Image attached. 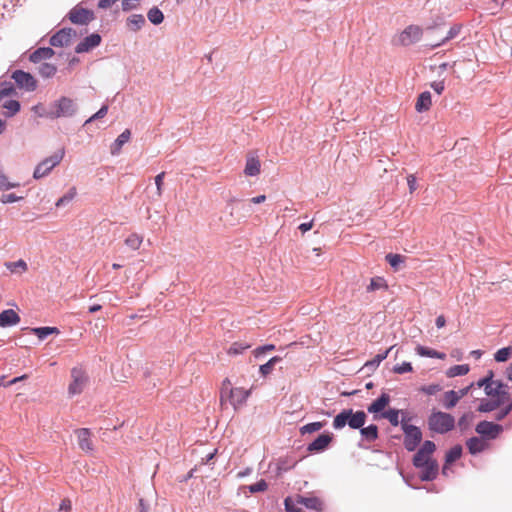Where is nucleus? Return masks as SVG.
Here are the masks:
<instances>
[{
	"instance_id": "22",
	"label": "nucleus",
	"mask_w": 512,
	"mask_h": 512,
	"mask_svg": "<svg viewBox=\"0 0 512 512\" xmlns=\"http://www.w3.org/2000/svg\"><path fill=\"white\" fill-rule=\"evenodd\" d=\"M390 397L388 394L383 393L378 399L373 401L367 408L370 413H378L385 409V407L389 404Z\"/></svg>"
},
{
	"instance_id": "56",
	"label": "nucleus",
	"mask_w": 512,
	"mask_h": 512,
	"mask_svg": "<svg viewBox=\"0 0 512 512\" xmlns=\"http://www.w3.org/2000/svg\"><path fill=\"white\" fill-rule=\"evenodd\" d=\"M273 350H275V345L267 344V345L257 347L256 349H254L253 354L255 357H259L260 355L264 354L265 352L273 351Z\"/></svg>"
},
{
	"instance_id": "12",
	"label": "nucleus",
	"mask_w": 512,
	"mask_h": 512,
	"mask_svg": "<svg viewBox=\"0 0 512 512\" xmlns=\"http://www.w3.org/2000/svg\"><path fill=\"white\" fill-rule=\"evenodd\" d=\"M76 36V31L72 28H63L56 32L50 38V44L54 47L68 46L73 37Z\"/></svg>"
},
{
	"instance_id": "1",
	"label": "nucleus",
	"mask_w": 512,
	"mask_h": 512,
	"mask_svg": "<svg viewBox=\"0 0 512 512\" xmlns=\"http://www.w3.org/2000/svg\"><path fill=\"white\" fill-rule=\"evenodd\" d=\"M493 373L490 372L489 377L480 379L477 382L479 388L483 387L485 394L489 399H482L478 407L479 412H491L500 408L501 406L508 405L512 402V397L509 393V387L500 381L492 379Z\"/></svg>"
},
{
	"instance_id": "59",
	"label": "nucleus",
	"mask_w": 512,
	"mask_h": 512,
	"mask_svg": "<svg viewBox=\"0 0 512 512\" xmlns=\"http://www.w3.org/2000/svg\"><path fill=\"white\" fill-rule=\"evenodd\" d=\"M16 186L17 184L9 182L5 175H0V190H8Z\"/></svg>"
},
{
	"instance_id": "49",
	"label": "nucleus",
	"mask_w": 512,
	"mask_h": 512,
	"mask_svg": "<svg viewBox=\"0 0 512 512\" xmlns=\"http://www.w3.org/2000/svg\"><path fill=\"white\" fill-rule=\"evenodd\" d=\"M512 411V402L508 405L501 406V409L495 414V420H503Z\"/></svg>"
},
{
	"instance_id": "15",
	"label": "nucleus",
	"mask_w": 512,
	"mask_h": 512,
	"mask_svg": "<svg viewBox=\"0 0 512 512\" xmlns=\"http://www.w3.org/2000/svg\"><path fill=\"white\" fill-rule=\"evenodd\" d=\"M101 43V36L97 33H93L85 37L76 47V53L88 52L91 49L97 47Z\"/></svg>"
},
{
	"instance_id": "29",
	"label": "nucleus",
	"mask_w": 512,
	"mask_h": 512,
	"mask_svg": "<svg viewBox=\"0 0 512 512\" xmlns=\"http://www.w3.org/2000/svg\"><path fill=\"white\" fill-rule=\"evenodd\" d=\"M416 352L418 355L422 357H430V358H437V359H444L446 355L444 353L438 352L434 349L418 345L416 347Z\"/></svg>"
},
{
	"instance_id": "19",
	"label": "nucleus",
	"mask_w": 512,
	"mask_h": 512,
	"mask_svg": "<svg viewBox=\"0 0 512 512\" xmlns=\"http://www.w3.org/2000/svg\"><path fill=\"white\" fill-rule=\"evenodd\" d=\"M422 469L420 478L423 481H431L436 478L438 474V463L435 461L429 462L427 465L420 467Z\"/></svg>"
},
{
	"instance_id": "13",
	"label": "nucleus",
	"mask_w": 512,
	"mask_h": 512,
	"mask_svg": "<svg viewBox=\"0 0 512 512\" xmlns=\"http://www.w3.org/2000/svg\"><path fill=\"white\" fill-rule=\"evenodd\" d=\"M476 432L489 439H495L502 432L503 428L499 424L490 421H481L476 426Z\"/></svg>"
},
{
	"instance_id": "61",
	"label": "nucleus",
	"mask_w": 512,
	"mask_h": 512,
	"mask_svg": "<svg viewBox=\"0 0 512 512\" xmlns=\"http://www.w3.org/2000/svg\"><path fill=\"white\" fill-rule=\"evenodd\" d=\"M285 509L287 512H301V509L295 507L291 498H286L284 501Z\"/></svg>"
},
{
	"instance_id": "28",
	"label": "nucleus",
	"mask_w": 512,
	"mask_h": 512,
	"mask_svg": "<svg viewBox=\"0 0 512 512\" xmlns=\"http://www.w3.org/2000/svg\"><path fill=\"white\" fill-rule=\"evenodd\" d=\"M127 27L132 31H138L145 24V18L141 14H133L127 18Z\"/></svg>"
},
{
	"instance_id": "48",
	"label": "nucleus",
	"mask_w": 512,
	"mask_h": 512,
	"mask_svg": "<svg viewBox=\"0 0 512 512\" xmlns=\"http://www.w3.org/2000/svg\"><path fill=\"white\" fill-rule=\"evenodd\" d=\"M267 489H268V484L263 479H261L260 481L256 482L255 484H252V485L249 486V491L251 493L264 492Z\"/></svg>"
},
{
	"instance_id": "10",
	"label": "nucleus",
	"mask_w": 512,
	"mask_h": 512,
	"mask_svg": "<svg viewBox=\"0 0 512 512\" xmlns=\"http://www.w3.org/2000/svg\"><path fill=\"white\" fill-rule=\"evenodd\" d=\"M12 79L16 82L17 86L26 91H34L37 87V81L28 72L23 70H16L12 73Z\"/></svg>"
},
{
	"instance_id": "3",
	"label": "nucleus",
	"mask_w": 512,
	"mask_h": 512,
	"mask_svg": "<svg viewBox=\"0 0 512 512\" xmlns=\"http://www.w3.org/2000/svg\"><path fill=\"white\" fill-rule=\"evenodd\" d=\"M367 415L364 411L354 412L352 409H344L333 420L335 429H342L348 425L352 429H361L366 422Z\"/></svg>"
},
{
	"instance_id": "58",
	"label": "nucleus",
	"mask_w": 512,
	"mask_h": 512,
	"mask_svg": "<svg viewBox=\"0 0 512 512\" xmlns=\"http://www.w3.org/2000/svg\"><path fill=\"white\" fill-rule=\"evenodd\" d=\"M21 199H22V197L16 196L14 193H8V194H3L1 196L0 200L2 203L7 204V203L17 202Z\"/></svg>"
},
{
	"instance_id": "11",
	"label": "nucleus",
	"mask_w": 512,
	"mask_h": 512,
	"mask_svg": "<svg viewBox=\"0 0 512 512\" xmlns=\"http://www.w3.org/2000/svg\"><path fill=\"white\" fill-rule=\"evenodd\" d=\"M69 19L74 24L86 25L94 19V13L80 6H75L69 12Z\"/></svg>"
},
{
	"instance_id": "8",
	"label": "nucleus",
	"mask_w": 512,
	"mask_h": 512,
	"mask_svg": "<svg viewBox=\"0 0 512 512\" xmlns=\"http://www.w3.org/2000/svg\"><path fill=\"white\" fill-rule=\"evenodd\" d=\"M423 35V30L418 25L407 26L394 40L396 45L409 46L418 42Z\"/></svg>"
},
{
	"instance_id": "63",
	"label": "nucleus",
	"mask_w": 512,
	"mask_h": 512,
	"mask_svg": "<svg viewBox=\"0 0 512 512\" xmlns=\"http://www.w3.org/2000/svg\"><path fill=\"white\" fill-rule=\"evenodd\" d=\"M431 87L432 89L437 93V94H441L443 91H444V81H438V82H433L431 84Z\"/></svg>"
},
{
	"instance_id": "50",
	"label": "nucleus",
	"mask_w": 512,
	"mask_h": 512,
	"mask_svg": "<svg viewBox=\"0 0 512 512\" xmlns=\"http://www.w3.org/2000/svg\"><path fill=\"white\" fill-rule=\"evenodd\" d=\"M385 286V281L382 278H372L367 287V291H375Z\"/></svg>"
},
{
	"instance_id": "47",
	"label": "nucleus",
	"mask_w": 512,
	"mask_h": 512,
	"mask_svg": "<svg viewBox=\"0 0 512 512\" xmlns=\"http://www.w3.org/2000/svg\"><path fill=\"white\" fill-rule=\"evenodd\" d=\"M392 371L396 374H405L413 371V367L410 362H403L393 367Z\"/></svg>"
},
{
	"instance_id": "25",
	"label": "nucleus",
	"mask_w": 512,
	"mask_h": 512,
	"mask_svg": "<svg viewBox=\"0 0 512 512\" xmlns=\"http://www.w3.org/2000/svg\"><path fill=\"white\" fill-rule=\"evenodd\" d=\"M260 161L256 157H248L246 160V165L244 169V173L246 176H256L260 173Z\"/></svg>"
},
{
	"instance_id": "38",
	"label": "nucleus",
	"mask_w": 512,
	"mask_h": 512,
	"mask_svg": "<svg viewBox=\"0 0 512 512\" xmlns=\"http://www.w3.org/2000/svg\"><path fill=\"white\" fill-rule=\"evenodd\" d=\"M469 372V366L467 364L454 365L447 370L448 377H456L466 375Z\"/></svg>"
},
{
	"instance_id": "24",
	"label": "nucleus",
	"mask_w": 512,
	"mask_h": 512,
	"mask_svg": "<svg viewBox=\"0 0 512 512\" xmlns=\"http://www.w3.org/2000/svg\"><path fill=\"white\" fill-rule=\"evenodd\" d=\"M431 105H432L431 94H430V92L426 91L419 95V97L416 101V104H415V109L417 112H425L430 109Z\"/></svg>"
},
{
	"instance_id": "36",
	"label": "nucleus",
	"mask_w": 512,
	"mask_h": 512,
	"mask_svg": "<svg viewBox=\"0 0 512 512\" xmlns=\"http://www.w3.org/2000/svg\"><path fill=\"white\" fill-rule=\"evenodd\" d=\"M281 360V357L274 356L267 363L261 365L259 368L261 375L264 377L269 375L273 371L275 364L280 362Z\"/></svg>"
},
{
	"instance_id": "27",
	"label": "nucleus",
	"mask_w": 512,
	"mask_h": 512,
	"mask_svg": "<svg viewBox=\"0 0 512 512\" xmlns=\"http://www.w3.org/2000/svg\"><path fill=\"white\" fill-rule=\"evenodd\" d=\"M131 132L129 129H125L115 140L111 152L117 154L120 152L122 146L130 140Z\"/></svg>"
},
{
	"instance_id": "35",
	"label": "nucleus",
	"mask_w": 512,
	"mask_h": 512,
	"mask_svg": "<svg viewBox=\"0 0 512 512\" xmlns=\"http://www.w3.org/2000/svg\"><path fill=\"white\" fill-rule=\"evenodd\" d=\"M394 347L395 346H391L383 353L377 354L371 361H367L364 366L367 368H375L379 366V364L387 358L388 354L394 349Z\"/></svg>"
},
{
	"instance_id": "46",
	"label": "nucleus",
	"mask_w": 512,
	"mask_h": 512,
	"mask_svg": "<svg viewBox=\"0 0 512 512\" xmlns=\"http://www.w3.org/2000/svg\"><path fill=\"white\" fill-rule=\"evenodd\" d=\"M324 424H325L324 422L309 423V424H306L303 427H301L300 431L302 434L313 433V432H316V431H319L320 429H322Z\"/></svg>"
},
{
	"instance_id": "21",
	"label": "nucleus",
	"mask_w": 512,
	"mask_h": 512,
	"mask_svg": "<svg viewBox=\"0 0 512 512\" xmlns=\"http://www.w3.org/2000/svg\"><path fill=\"white\" fill-rule=\"evenodd\" d=\"M54 55V50L49 47H41L31 53L29 59L33 63L41 62L42 60H46L51 58Z\"/></svg>"
},
{
	"instance_id": "64",
	"label": "nucleus",
	"mask_w": 512,
	"mask_h": 512,
	"mask_svg": "<svg viewBox=\"0 0 512 512\" xmlns=\"http://www.w3.org/2000/svg\"><path fill=\"white\" fill-rule=\"evenodd\" d=\"M118 0H100L98 3V7L102 9H107L111 7L114 3H116Z\"/></svg>"
},
{
	"instance_id": "40",
	"label": "nucleus",
	"mask_w": 512,
	"mask_h": 512,
	"mask_svg": "<svg viewBox=\"0 0 512 512\" xmlns=\"http://www.w3.org/2000/svg\"><path fill=\"white\" fill-rule=\"evenodd\" d=\"M57 72V68L55 65L50 63H43L39 67V74L43 78H51L53 77Z\"/></svg>"
},
{
	"instance_id": "26",
	"label": "nucleus",
	"mask_w": 512,
	"mask_h": 512,
	"mask_svg": "<svg viewBox=\"0 0 512 512\" xmlns=\"http://www.w3.org/2000/svg\"><path fill=\"white\" fill-rule=\"evenodd\" d=\"M29 332L35 334L40 340H43L48 335L60 333L57 327H37V328H25Z\"/></svg>"
},
{
	"instance_id": "52",
	"label": "nucleus",
	"mask_w": 512,
	"mask_h": 512,
	"mask_svg": "<svg viewBox=\"0 0 512 512\" xmlns=\"http://www.w3.org/2000/svg\"><path fill=\"white\" fill-rule=\"evenodd\" d=\"M107 112H108V106L103 105L94 115H92L89 119L86 120L85 124H89L96 119L104 118L106 116Z\"/></svg>"
},
{
	"instance_id": "54",
	"label": "nucleus",
	"mask_w": 512,
	"mask_h": 512,
	"mask_svg": "<svg viewBox=\"0 0 512 512\" xmlns=\"http://www.w3.org/2000/svg\"><path fill=\"white\" fill-rule=\"evenodd\" d=\"M164 177H165V172H161L159 173L158 175L155 176V185H156V188H157V196L158 197H161L162 193H163V180H164Z\"/></svg>"
},
{
	"instance_id": "57",
	"label": "nucleus",
	"mask_w": 512,
	"mask_h": 512,
	"mask_svg": "<svg viewBox=\"0 0 512 512\" xmlns=\"http://www.w3.org/2000/svg\"><path fill=\"white\" fill-rule=\"evenodd\" d=\"M435 449V444L432 441L427 440L423 443L422 447L419 450L428 455H432Z\"/></svg>"
},
{
	"instance_id": "17",
	"label": "nucleus",
	"mask_w": 512,
	"mask_h": 512,
	"mask_svg": "<svg viewBox=\"0 0 512 512\" xmlns=\"http://www.w3.org/2000/svg\"><path fill=\"white\" fill-rule=\"evenodd\" d=\"M296 502L298 504L304 505L306 508L315 510V511H322L323 510V501L315 496L312 497H304V496H297Z\"/></svg>"
},
{
	"instance_id": "34",
	"label": "nucleus",
	"mask_w": 512,
	"mask_h": 512,
	"mask_svg": "<svg viewBox=\"0 0 512 512\" xmlns=\"http://www.w3.org/2000/svg\"><path fill=\"white\" fill-rule=\"evenodd\" d=\"M443 398H444V403H443L444 407L447 409L453 408L454 406H456V404L459 401L458 392H456L454 390L445 392L443 395Z\"/></svg>"
},
{
	"instance_id": "2",
	"label": "nucleus",
	"mask_w": 512,
	"mask_h": 512,
	"mask_svg": "<svg viewBox=\"0 0 512 512\" xmlns=\"http://www.w3.org/2000/svg\"><path fill=\"white\" fill-rule=\"evenodd\" d=\"M250 394V389L246 390L240 387H233L231 381L226 378L223 380L220 389V404L222 407L230 404L235 410H237L245 404Z\"/></svg>"
},
{
	"instance_id": "30",
	"label": "nucleus",
	"mask_w": 512,
	"mask_h": 512,
	"mask_svg": "<svg viewBox=\"0 0 512 512\" xmlns=\"http://www.w3.org/2000/svg\"><path fill=\"white\" fill-rule=\"evenodd\" d=\"M124 242L128 248L135 251L141 247L143 243V236L138 233H131L127 236Z\"/></svg>"
},
{
	"instance_id": "45",
	"label": "nucleus",
	"mask_w": 512,
	"mask_h": 512,
	"mask_svg": "<svg viewBox=\"0 0 512 512\" xmlns=\"http://www.w3.org/2000/svg\"><path fill=\"white\" fill-rule=\"evenodd\" d=\"M15 93V89L11 83H1L0 89V103L3 102L4 98L11 96Z\"/></svg>"
},
{
	"instance_id": "14",
	"label": "nucleus",
	"mask_w": 512,
	"mask_h": 512,
	"mask_svg": "<svg viewBox=\"0 0 512 512\" xmlns=\"http://www.w3.org/2000/svg\"><path fill=\"white\" fill-rule=\"evenodd\" d=\"M79 447L84 452H92L94 449L91 432L87 428H81L76 430Z\"/></svg>"
},
{
	"instance_id": "23",
	"label": "nucleus",
	"mask_w": 512,
	"mask_h": 512,
	"mask_svg": "<svg viewBox=\"0 0 512 512\" xmlns=\"http://www.w3.org/2000/svg\"><path fill=\"white\" fill-rule=\"evenodd\" d=\"M462 454V447L460 445H456L452 447L446 454L445 464L443 466L442 472L443 474L447 473L448 466L458 460Z\"/></svg>"
},
{
	"instance_id": "7",
	"label": "nucleus",
	"mask_w": 512,
	"mask_h": 512,
	"mask_svg": "<svg viewBox=\"0 0 512 512\" xmlns=\"http://www.w3.org/2000/svg\"><path fill=\"white\" fill-rule=\"evenodd\" d=\"M401 427L404 432V446L408 451H414L422 439L421 430L413 425H409L404 419L401 421Z\"/></svg>"
},
{
	"instance_id": "44",
	"label": "nucleus",
	"mask_w": 512,
	"mask_h": 512,
	"mask_svg": "<svg viewBox=\"0 0 512 512\" xmlns=\"http://www.w3.org/2000/svg\"><path fill=\"white\" fill-rule=\"evenodd\" d=\"M385 259L393 268H397L404 262L405 257L400 254L389 253L385 256Z\"/></svg>"
},
{
	"instance_id": "18",
	"label": "nucleus",
	"mask_w": 512,
	"mask_h": 512,
	"mask_svg": "<svg viewBox=\"0 0 512 512\" xmlns=\"http://www.w3.org/2000/svg\"><path fill=\"white\" fill-rule=\"evenodd\" d=\"M20 322V316L12 309L4 310L0 313V326H13Z\"/></svg>"
},
{
	"instance_id": "9",
	"label": "nucleus",
	"mask_w": 512,
	"mask_h": 512,
	"mask_svg": "<svg viewBox=\"0 0 512 512\" xmlns=\"http://www.w3.org/2000/svg\"><path fill=\"white\" fill-rule=\"evenodd\" d=\"M63 158V152L56 153L46 159H44L42 162H40L33 173V177L35 179H40L45 177L50 173V171L57 166Z\"/></svg>"
},
{
	"instance_id": "5",
	"label": "nucleus",
	"mask_w": 512,
	"mask_h": 512,
	"mask_svg": "<svg viewBox=\"0 0 512 512\" xmlns=\"http://www.w3.org/2000/svg\"><path fill=\"white\" fill-rule=\"evenodd\" d=\"M428 426L430 430L444 434L454 428L455 419L451 414L445 412H432L428 418Z\"/></svg>"
},
{
	"instance_id": "16",
	"label": "nucleus",
	"mask_w": 512,
	"mask_h": 512,
	"mask_svg": "<svg viewBox=\"0 0 512 512\" xmlns=\"http://www.w3.org/2000/svg\"><path fill=\"white\" fill-rule=\"evenodd\" d=\"M333 435L331 433H323L319 435L312 443L308 445L309 452L324 451L332 442Z\"/></svg>"
},
{
	"instance_id": "51",
	"label": "nucleus",
	"mask_w": 512,
	"mask_h": 512,
	"mask_svg": "<svg viewBox=\"0 0 512 512\" xmlns=\"http://www.w3.org/2000/svg\"><path fill=\"white\" fill-rule=\"evenodd\" d=\"M76 195V189L75 188H72L70 189V191L65 194L64 196H62L61 198L58 199V201L56 202V206L57 207H60L62 205H64L65 203L71 201Z\"/></svg>"
},
{
	"instance_id": "42",
	"label": "nucleus",
	"mask_w": 512,
	"mask_h": 512,
	"mask_svg": "<svg viewBox=\"0 0 512 512\" xmlns=\"http://www.w3.org/2000/svg\"><path fill=\"white\" fill-rule=\"evenodd\" d=\"M511 354H512V348L511 347H504V348L499 349L495 353L494 359L497 362H505V361H507L510 358Z\"/></svg>"
},
{
	"instance_id": "39",
	"label": "nucleus",
	"mask_w": 512,
	"mask_h": 512,
	"mask_svg": "<svg viewBox=\"0 0 512 512\" xmlns=\"http://www.w3.org/2000/svg\"><path fill=\"white\" fill-rule=\"evenodd\" d=\"M431 461H434L431 458V455H428L420 450L414 455L413 458V464L416 467H422L423 465H427Z\"/></svg>"
},
{
	"instance_id": "4",
	"label": "nucleus",
	"mask_w": 512,
	"mask_h": 512,
	"mask_svg": "<svg viewBox=\"0 0 512 512\" xmlns=\"http://www.w3.org/2000/svg\"><path fill=\"white\" fill-rule=\"evenodd\" d=\"M77 111V105L73 99L62 96L51 104L49 112H39V117L57 119L62 117H72Z\"/></svg>"
},
{
	"instance_id": "6",
	"label": "nucleus",
	"mask_w": 512,
	"mask_h": 512,
	"mask_svg": "<svg viewBox=\"0 0 512 512\" xmlns=\"http://www.w3.org/2000/svg\"><path fill=\"white\" fill-rule=\"evenodd\" d=\"M88 383V376L81 367L71 369V382L68 386L70 396L81 394Z\"/></svg>"
},
{
	"instance_id": "37",
	"label": "nucleus",
	"mask_w": 512,
	"mask_h": 512,
	"mask_svg": "<svg viewBox=\"0 0 512 512\" xmlns=\"http://www.w3.org/2000/svg\"><path fill=\"white\" fill-rule=\"evenodd\" d=\"M147 17L149 21L154 25L161 24L164 20V15L162 11L157 7L151 8L147 13Z\"/></svg>"
},
{
	"instance_id": "53",
	"label": "nucleus",
	"mask_w": 512,
	"mask_h": 512,
	"mask_svg": "<svg viewBox=\"0 0 512 512\" xmlns=\"http://www.w3.org/2000/svg\"><path fill=\"white\" fill-rule=\"evenodd\" d=\"M441 390V386L439 384H430L426 386H422L420 391L427 395H434Z\"/></svg>"
},
{
	"instance_id": "43",
	"label": "nucleus",
	"mask_w": 512,
	"mask_h": 512,
	"mask_svg": "<svg viewBox=\"0 0 512 512\" xmlns=\"http://www.w3.org/2000/svg\"><path fill=\"white\" fill-rule=\"evenodd\" d=\"M460 30H461V26H460V25H458V24H455V25H454V26H452V27L450 28V30L448 31L447 36H446V37H445L441 42H439V43H436V44L432 45V47H433V48L438 47V46H440L441 44H443V43H445V42H447V41H449V40H451V39L455 38V37L459 34Z\"/></svg>"
},
{
	"instance_id": "55",
	"label": "nucleus",
	"mask_w": 512,
	"mask_h": 512,
	"mask_svg": "<svg viewBox=\"0 0 512 512\" xmlns=\"http://www.w3.org/2000/svg\"><path fill=\"white\" fill-rule=\"evenodd\" d=\"M473 419V414L472 413H466L464 414L458 421V425L461 429H466L470 422L472 421Z\"/></svg>"
},
{
	"instance_id": "20",
	"label": "nucleus",
	"mask_w": 512,
	"mask_h": 512,
	"mask_svg": "<svg viewBox=\"0 0 512 512\" xmlns=\"http://www.w3.org/2000/svg\"><path fill=\"white\" fill-rule=\"evenodd\" d=\"M466 445L471 454L480 453L488 448V443L484 439L478 437L470 438Z\"/></svg>"
},
{
	"instance_id": "33",
	"label": "nucleus",
	"mask_w": 512,
	"mask_h": 512,
	"mask_svg": "<svg viewBox=\"0 0 512 512\" xmlns=\"http://www.w3.org/2000/svg\"><path fill=\"white\" fill-rule=\"evenodd\" d=\"M251 347L250 344L245 343L243 341H236L230 345L227 350L228 355L235 356L238 354H242L245 350Z\"/></svg>"
},
{
	"instance_id": "32",
	"label": "nucleus",
	"mask_w": 512,
	"mask_h": 512,
	"mask_svg": "<svg viewBox=\"0 0 512 512\" xmlns=\"http://www.w3.org/2000/svg\"><path fill=\"white\" fill-rule=\"evenodd\" d=\"M2 107L5 109L4 115L6 117H12L20 110V103L17 100H6L2 103Z\"/></svg>"
},
{
	"instance_id": "31",
	"label": "nucleus",
	"mask_w": 512,
	"mask_h": 512,
	"mask_svg": "<svg viewBox=\"0 0 512 512\" xmlns=\"http://www.w3.org/2000/svg\"><path fill=\"white\" fill-rule=\"evenodd\" d=\"M360 434L365 440L373 442L378 438V427L374 424L367 427L362 426Z\"/></svg>"
},
{
	"instance_id": "41",
	"label": "nucleus",
	"mask_w": 512,
	"mask_h": 512,
	"mask_svg": "<svg viewBox=\"0 0 512 512\" xmlns=\"http://www.w3.org/2000/svg\"><path fill=\"white\" fill-rule=\"evenodd\" d=\"M400 411L396 409H389L388 411L382 413V417L387 419L392 426H398Z\"/></svg>"
},
{
	"instance_id": "62",
	"label": "nucleus",
	"mask_w": 512,
	"mask_h": 512,
	"mask_svg": "<svg viewBox=\"0 0 512 512\" xmlns=\"http://www.w3.org/2000/svg\"><path fill=\"white\" fill-rule=\"evenodd\" d=\"M407 183L410 193H413L417 189L416 177L413 174L408 175Z\"/></svg>"
},
{
	"instance_id": "60",
	"label": "nucleus",
	"mask_w": 512,
	"mask_h": 512,
	"mask_svg": "<svg viewBox=\"0 0 512 512\" xmlns=\"http://www.w3.org/2000/svg\"><path fill=\"white\" fill-rule=\"evenodd\" d=\"M139 0H123L122 1V9L124 11H129L134 9L138 5Z\"/></svg>"
}]
</instances>
